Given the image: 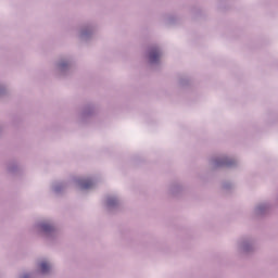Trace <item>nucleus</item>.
Instances as JSON below:
<instances>
[{
  "label": "nucleus",
  "instance_id": "nucleus-1",
  "mask_svg": "<svg viewBox=\"0 0 278 278\" xmlns=\"http://www.w3.org/2000/svg\"><path fill=\"white\" fill-rule=\"evenodd\" d=\"M160 60V52L157 50H154L150 53V62H157Z\"/></svg>",
  "mask_w": 278,
  "mask_h": 278
},
{
  "label": "nucleus",
  "instance_id": "nucleus-2",
  "mask_svg": "<svg viewBox=\"0 0 278 278\" xmlns=\"http://www.w3.org/2000/svg\"><path fill=\"white\" fill-rule=\"evenodd\" d=\"M80 187L83 190H88V188H92V182L90 180H83Z\"/></svg>",
  "mask_w": 278,
  "mask_h": 278
},
{
  "label": "nucleus",
  "instance_id": "nucleus-3",
  "mask_svg": "<svg viewBox=\"0 0 278 278\" xmlns=\"http://www.w3.org/2000/svg\"><path fill=\"white\" fill-rule=\"evenodd\" d=\"M50 268H51V266L48 263L43 262V263L40 264L41 273H49Z\"/></svg>",
  "mask_w": 278,
  "mask_h": 278
},
{
  "label": "nucleus",
  "instance_id": "nucleus-4",
  "mask_svg": "<svg viewBox=\"0 0 278 278\" xmlns=\"http://www.w3.org/2000/svg\"><path fill=\"white\" fill-rule=\"evenodd\" d=\"M41 229H42L43 231H51V225L43 224V225H41Z\"/></svg>",
  "mask_w": 278,
  "mask_h": 278
}]
</instances>
